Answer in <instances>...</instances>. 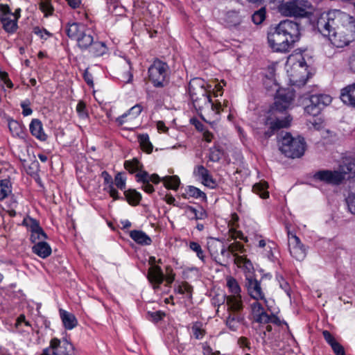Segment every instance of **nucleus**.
<instances>
[{
    "mask_svg": "<svg viewBox=\"0 0 355 355\" xmlns=\"http://www.w3.org/2000/svg\"><path fill=\"white\" fill-rule=\"evenodd\" d=\"M318 31L328 36L331 44L336 48L347 46L355 38V19L340 10L324 12L316 21Z\"/></svg>",
    "mask_w": 355,
    "mask_h": 355,
    "instance_id": "obj_1",
    "label": "nucleus"
},
{
    "mask_svg": "<svg viewBox=\"0 0 355 355\" xmlns=\"http://www.w3.org/2000/svg\"><path fill=\"white\" fill-rule=\"evenodd\" d=\"M211 88L204 79L195 78L189 83V94L193 105L201 119L208 122L221 111L220 102L214 103L211 99Z\"/></svg>",
    "mask_w": 355,
    "mask_h": 355,
    "instance_id": "obj_2",
    "label": "nucleus"
},
{
    "mask_svg": "<svg viewBox=\"0 0 355 355\" xmlns=\"http://www.w3.org/2000/svg\"><path fill=\"white\" fill-rule=\"evenodd\" d=\"M300 24L292 20L281 21L268 33L269 46L275 52L287 53L300 38Z\"/></svg>",
    "mask_w": 355,
    "mask_h": 355,
    "instance_id": "obj_3",
    "label": "nucleus"
},
{
    "mask_svg": "<svg viewBox=\"0 0 355 355\" xmlns=\"http://www.w3.org/2000/svg\"><path fill=\"white\" fill-rule=\"evenodd\" d=\"M65 33L69 39L76 41L77 47L82 52L89 49L94 40L92 31L82 23H67Z\"/></svg>",
    "mask_w": 355,
    "mask_h": 355,
    "instance_id": "obj_4",
    "label": "nucleus"
},
{
    "mask_svg": "<svg viewBox=\"0 0 355 355\" xmlns=\"http://www.w3.org/2000/svg\"><path fill=\"white\" fill-rule=\"evenodd\" d=\"M306 142L304 137H293L290 133L286 132L279 141V150L291 158L302 157L305 151Z\"/></svg>",
    "mask_w": 355,
    "mask_h": 355,
    "instance_id": "obj_5",
    "label": "nucleus"
},
{
    "mask_svg": "<svg viewBox=\"0 0 355 355\" xmlns=\"http://www.w3.org/2000/svg\"><path fill=\"white\" fill-rule=\"evenodd\" d=\"M207 250L213 260L220 266H226L231 261V252L223 240L209 237L207 242Z\"/></svg>",
    "mask_w": 355,
    "mask_h": 355,
    "instance_id": "obj_6",
    "label": "nucleus"
},
{
    "mask_svg": "<svg viewBox=\"0 0 355 355\" xmlns=\"http://www.w3.org/2000/svg\"><path fill=\"white\" fill-rule=\"evenodd\" d=\"M150 82L155 87H165L169 80V67L159 60H155L148 70Z\"/></svg>",
    "mask_w": 355,
    "mask_h": 355,
    "instance_id": "obj_7",
    "label": "nucleus"
},
{
    "mask_svg": "<svg viewBox=\"0 0 355 355\" xmlns=\"http://www.w3.org/2000/svg\"><path fill=\"white\" fill-rule=\"evenodd\" d=\"M291 121L290 116L282 119L277 118L273 119L270 116H267L263 119V127L257 128V137L260 140L268 139L274 135L276 130L289 126Z\"/></svg>",
    "mask_w": 355,
    "mask_h": 355,
    "instance_id": "obj_8",
    "label": "nucleus"
},
{
    "mask_svg": "<svg viewBox=\"0 0 355 355\" xmlns=\"http://www.w3.org/2000/svg\"><path fill=\"white\" fill-rule=\"evenodd\" d=\"M311 3L306 0H293L282 3L279 6V12L287 17H306L308 15V8Z\"/></svg>",
    "mask_w": 355,
    "mask_h": 355,
    "instance_id": "obj_9",
    "label": "nucleus"
},
{
    "mask_svg": "<svg viewBox=\"0 0 355 355\" xmlns=\"http://www.w3.org/2000/svg\"><path fill=\"white\" fill-rule=\"evenodd\" d=\"M309 75L308 65L306 64L305 59L302 56H300V59L292 65L290 81L293 85L300 87L306 83L309 79Z\"/></svg>",
    "mask_w": 355,
    "mask_h": 355,
    "instance_id": "obj_10",
    "label": "nucleus"
},
{
    "mask_svg": "<svg viewBox=\"0 0 355 355\" xmlns=\"http://www.w3.org/2000/svg\"><path fill=\"white\" fill-rule=\"evenodd\" d=\"M331 96L325 94H317L311 95L309 103L304 107V112L311 116H318L321 111L331 103Z\"/></svg>",
    "mask_w": 355,
    "mask_h": 355,
    "instance_id": "obj_11",
    "label": "nucleus"
},
{
    "mask_svg": "<svg viewBox=\"0 0 355 355\" xmlns=\"http://www.w3.org/2000/svg\"><path fill=\"white\" fill-rule=\"evenodd\" d=\"M227 286L231 295L227 296L226 304L230 305V308L239 310L241 309V304H243V301L241 295V288L237 281L234 278L229 277L227 279Z\"/></svg>",
    "mask_w": 355,
    "mask_h": 355,
    "instance_id": "obj_12",
    "label": "nucleus"
},
{
    "mask_svg": "<svg viewBox=\"0 0 355 355\" xmlns=\"http://www.w3.org/2000/svg\"><path fill=\"white\" fill-rule=\"evenodd\" d=\"M295 98L294 92L291 89H279L275 99L273 110L282 112L288 109Z\"/></svg>",
    "mask_w": 355,
    "mask_h": 355,
    "instance_id": "obj_13",
    "label": "nucleus"
},
{
    "mask_svg": "<svg viewBox=\"0 0 355 355\" xmlns=\"http://www.w3.org/2000/svg\"><path fill=\"white\" fill-rule=\"evenodd\" d=\"M288 249L291 255L297 261H303L307 254V249L300 238L288 231Z\"/></svg>",
    "mask_w": 355,
    "mask_h": 355,
    "instance_id": "obj_14",
    "label": "nucleus"
},
{
    "mask_svg": "<svg viewBox=\"0 0 355 355\" xmlns=\"http://www.w3.org/2000/svg\"><path fill=\"white\" fill-rule=\"evenodd\" d=\"M313 178L315 180L332 185H339L345 180V177L338 171L320 170L315 172Z\"/></svg>",
    "mask_w": 355,
    "mask_h": 355,
    "instance_id": "obj_15",
    "label": "nucleus"
},
{
    "mask_svg": "<svg viewBox=\"0 0 355 355\" xmlns=\"http://www.w3.org/2000/svg\"><path fill=\"white\" fill-rule=\"evenodd\" d=\"M245 287L248 295L254 300H263L266 302L265 293L261 285V282L254 278L252 274L245 275Z\"/></svg>",
    "mask_w": 355,
    "mask_h": 355,
    "instance_id": "obj_16",
    "label": "nucleus"
},
{
    "mask_svg": "<svg viewBox=\"0 0 355 355\" xmlns=\"http://www.w3.org/2000/svg\"><path fill=\"white\" fill-rule=\"evenodd\" d=\"M157 260L155 257L149 258V264L150 267L148 269L147 278L153 285V288H158L164 280V275L160 266H156Z\"/></svg>",
    "mask_w": 355,
    "mask_h": 355,
    "instance_id": "obj_17",
    "label": "nucleus"
},
{
    "mask_svg": "<svg viewBox=\"0 0 355 355\" xmlns=\"http://www.w3.org/2000/svg\"><path fill=\"white\" fill-rule=\"evenodd\" d=\"M227 306L228 316L226 318V325L233 331H236L239 326L243 322L245 318L243 314V304H241V309L234 310Z\"/></svg>",
    "mask_w": 355,
    "mask_h": 355,
    "instance_id": "obj_18",
    "label": "nucleus"
},
{
    "mask_svg": "<svg viewBox=\"0 0 355 355\" xmlns=\"http://www.w3.org/2000/svg\"><path fill=\"white\" fill-rule=\"evenodd\" d=\"M49 348L55 352L56 355H73L74 348L73 345L67 339L60 340L54 338L51 340Z\"/></svg>",
    "mask_w": 355,
    "mask_h": 355,
    "instance_id": "obj_19",
    "label": "nucleus"
},
{
    "mask_svg": "<svg viewBox=\"0 0 355 355\" xmlns=\"http://www.w3.org/2000/svg\"><path fill=\"white\" fill-rule=\"evenodd\" d=\"M244 18L245 11L243 10H230L225 12L223 19L226 26L235 28L243 22Z\"/></svg>",
    "mask_w": 355,
    "mask_h": 355,
    "instance_id": "obj_20",
    "label": "nucleus"
},
{
    "mask_svg": "<svg viewBox=\"0 0 355 355\" xmlns=\"http://www.w3.org/2000/svg\"><path fill=\"white\" fill-rule=\"evenodd\" d=\"M193 175L199 178L202 183L209 187L214 188L216 186V182L214 180L209 171L202 165L197 166L193 171Z\"/></svg>",
    "mask_w": 355,
    "mask_h": 355,
    "instance_id": "obj_21",
    "label": "nucleus"
},
{
    "mask_svg": "<svg viewBox=\"0 0 355 355\" xmlns=\"http://www.w3.org/2000/svg\"><path fill=\"white\" fill-rule=\"evenodd\" d=\"M340 98L345 105L355 107V83L343 88L340 90Z\"/></svg>",
    "mask_w": 355,
    "mask_h": 355,
    "instance_id": "obj_22",
    "label": "nucleus"
},
{
    "mask_svg": "<svg viewBox=\"0 0 355 355\" xmlns=\"http://www.w3.org/2000/svg\"><path fill=\"white\" fill-rule=\"evenodd\" d=\"M251 312L253 321L259 324H263L268 318V314L265 311L263 306L257 300L251 304Z\"/></svg>",
    "mask_w": 355,
    "mask_h": 355,
    "instance_id": "obj_23",
    "label": "nucleus"
},
{
    "mask_svg": "<svg viewBox=\"0 0 355 355\" xmlns=\"http://www.w3.org/2000/svg\"><path fill=\"white\" fill-rule=\"evenodd\" d=\"M29 129L33 136L35 137L40 141H46L47 135L44 133L43 130V125L40 120L37 119H32Z\"/></svg>",
    "mask_w": 355,
    "mask_h": 355,
    "instance_id": "obj_24",
    "label": "nucleus"
},
{
    "mask_svg": "<svg viewBox=\"0 0 355 355\" xmlns=\"http://www.w3.org/2000/svg\"><path fill=\"white\" fill-rule=\"evenodd\" d=\"M87 51L91 56L96 58L103 56L106 54L108 51V48L105 42L98 40H94L92 44H91L89 49Z\"/></svg>",
    "mask_w": 355,
    "mask_h": 355,
    "instance_id": "obj_25",
    "label": "nucleus"
},
{
    "mask_svg": "<svg viewBox=\"0 0 355 355\" xmlns=\"http://www.w3.org/2000/svg\"><path fill=\"white\" fill-rule=\"evenodd\" d=\"M142 107L139 104H137L129 109L126 112L119 116L116 119V122L119 125H122L125 122H126L128 119H126L128 116H130L129 119H132L137 118L141 112Z\"/></svg>",
    "mask_w": 355,
    "mask_h": 355,
    "instance_id": "obj_26",
    "label": "nucleus"
},
{
    "mask_svg": "<svg viewBox=\"0 0 355 355\" xmlns=\"http://www.w3.org/2000/svg\"><path fill=\"white\" fill-rule=\"evenodd\" d=\"M32 251L42 259L49 257L52 252L51 246L45 241H38L35 243L32 247Z\"/></svg>",
    "mask_w": 355,
    "mask_h": 355,
    "instance_id": "obj_27",
    "label": "nucleus"
},
{
    "mask_svg": "<svg viewBox=\"0 0 355 355\" xmlns=\"http://www.w3.org/2000/svg\"><path fill=\"white\" fill-rule=\"evenodd\" d=\"M60 315L65 329L71 330L77 326L78 320L73 313L60 309Z\"/></svg>",
    "mask_w": 355,
    "mask_h": 355,
    "instance_id": "obj_28",
    "label": "nucleus"
},
{
    "mask_svg": "<svg viewBox=\"0 0 355 355\" xmlns=\"http://www.w3.org/2000/svg\"><path fill=\"white\" fill-rule=\"evenodd\" d=\"M130 236L134 241L141 245H149L152 243L151 238L141 230H132L130 232Z\"/></svg>",
    "mask_w": 355,
    "mask_h": 355,
    "instance_id": "obj_29",
    "label": "nucleus"
},
{
    "mask_svg": "<svg viewBox=\"0 0 355 355\" xmlns=\"http://www.w3.org/2000/svg\"><path fill=\"white\" fill-rule=\"evenodd\" d=\"M0 21L2 24L3 28L8 33H13L17 29V19L12 17V15L7 17H0Z\"/></svg>",
    "mask_w": 355,
    "mask_h": 355,
    "instance_id": "obj_30",
    "label": "nucleus"
},
{
    "mask_svg": "<svg viewBox=\"0 0 355 355\" xmlns=\"http://www.w3.org/2000/svg\"><path fill=\"white\" fill-rule=\"evenodd\" d=\"M340 173L343 175H349L350 176L355 175V161L351 159H345L339 166Z\"/></svg>",
    "mask_w": 355,
    "mask_h": 355,
    "instance_id": "obj_31",
    "label": "nucleus"
},
{
    "mask_svg": "<svg viewBox=\"0 0 355 355\" xmlns=\"http://www.w3.org/2000/svg\"><path fill=\"white\" fill-rule=\"evenodd\" d=\"M135 178L137 182L141 183H148V181H149L154 184H158L160 182V178L158 175L155 173L150 175L146 171L136 173Z\"/></svg>",
    "mask_w": 355,
    "mask_h": 355,
    "instance_id": "obj_32",
    "label": "nucleus"
},
{
    "mask_svg": "<svg viewBox=\"0 0 355 355\" xmlns=\"http://www.w3.org/2000/svg\"><path fill=\"white\" fill-rule=\"evenodd\" d=\"M186 214L190 220H202L207 218V214L202 207L198 210L191 206H187Z\"/></svg>",
    "mask_w": 355,
    "mask_h": 355,
    "instance_id": "obj_33",
    "label": "nucleus"
},
{
    "mask_svg": "<svg viewBox=\"0 0 355 355\" xmlns=\"http://www.w3.org/2000/svg\"><path fill=\"white\" fill-rule=\"evenodd\" d=\"M8 128L14 137L23 138L24 135V126L17 121L11 119L8 121Z\"/></svg>",
    "mask_w": 355,
    "mask_h": 355,
    "instance_id": "obj_34",
    "label": "nucleus"
},
{
    "mask_svg": "<svg viewBox=\"0 0 355 355\" xmlns=\"http://www.w3.org/2000/svg\"><path fill=\"white\" fill-rule=\"evenodd\" d=\"M124 168L132 174L143 171V164L137 158L125 161Z\"/></svg>",
    "mask_w": 355,
    "mask_h": 355,
    "instance_id": "obj_35",
    "label": "nucleus"
},
{
    "mask_svg": "<svg viewBox=\"0 0 355 355\" xmlns=\"http://www.w3.org/2000/svg\"><path fill=\"white\" fill-rule=\"evenodd\" d=\"M126 200L132 205H137L141 199V195L135 189H128L124 191Z\"/></svg>",
    "mask_w": 355,
    "mask_h": 355,
    "instance_id": "obj_36",
    "label": "nucleus"
},
{
    "mask_svg": "<svg viewBox=\"0 0 355 355\" xmlns=\"http://www.w3.org/2000/svg\"><path fill=\"white\" fill-rule=\"evenodd\" d=\"M186 194L184 198L192 197L196 199L206 200V194L198 188L193 186H188L186 189Z\"/></svg>",
    "mask_w": 355,
    "mask_h": 355,
    "instance_id": "obj_37",
    "label": "nucleus"
},
{
    "mask_svg": "<svg viewBox=\"0 0 355 355\" xmlns=\"http://www.w3.org/2000/svg\"><path fill=\"white\" fill-rule=\"evenodd\" d=\"M268 183L266 182H260L255 184L253 187V191L259 195L261 198H267L269 197V193L268 191Z\"/></svg>",
    "mask_w": 355,
    "mask_h": 355,
    "instance_id": "obj_38",
    "label": "nucleus"
},
{
    "mask_svg": "<svg viewBox=\"0 0 355 355\" xmlns=\"http://www.w3.org/2000/svg\"><path fill=\"white\" fill-rule=\"evenodd\" d=\"M164 186L169 189L177 190L180 184V178L177 175L166 176L162 178Z\"/></svg>",
    "mask_w": 355,
    "mask_h": 355,
    "instance_id": "obj_39",
    "label": "nucleus"
},
{
    "mask_svg": "<svg viewBox=\"0 0 355 355\" xmlns=\"http://www.w3.org/2000/svg\"><path fill=\"white\" fill-rule=\"evenodd\" d=\"M201 322H193L191 327L193 336L197 340H201L205 335V330L202 327Z\"/></svg>",
    "mask_w": 355,
    "mask_h": 355,
    "instance_id": "obj_40",
    "label": "nucleus"
},
{
    "mask_svg": "<svg viewBox=\"0 0 355 355\" xmlns=\"http://www.w3.org/2000/svg\"><path fill=\"white\" fill-rule=\"evenodd\" d=\"M138 141L143 150L147 153H150L153 151V146L150 141L149 136L148 134L139 135L138 136Z\"/></svg>",
    "mask_w": 355,
    "mask_h": 355,
    "instance_id": "obj_41",
    "label": "nucleus"
},
{
    "mask_svg": "<svg viewBox=\"0 0 355 355\" xmlns=\"http://www.w3.org/2000/svg\"><path fill=\"white\" fill-rule=\"evenodd\" d=\"M11 191L10 181L8 179L0 180V200L5 199Z\"/></svg>",
    "mask_w": 355,
    "mask_h": 355,
    "instance_id": "obj_42",
    "label": "nucleus"
},
{
    "mask_svg": "<svg viewBox=\"0 0 355 355\" xmlns=\"http://www.w3.org/2000/svg\"><path fill=\"white\" fill-rule=\"evenodd\" d=\"M189 249L192 250L193 252H196V256L202 262L205 263L206 257L205 255L204 250L202 249L201 245L196 242V241H191L189 244Z\"/></svg>",
    "mask_w": 355,
    "mask_h": 355,
    "instance_id": "obj_43",
    "label": "nucleus"
},
{
    "mask_svg": "<svg viewBox=\"0 0 355 355\" xmlns=\"http://www.w3.org/2000/svg\"><path fill=\"white\" fill-rule=\"evenodd\" d=\"M22 225L26 226L31 232H35L37 229L40 227L39 221L30 216H26L24 218Z\"/></svg>",
    "mask_w": 355,
    "mask_h": 355,
    "instance_id": "obj_44",
    "label": "nucleus"
},
{
    "mask_svg": "<svg viewBox=\"0 0 355 355\" xmlns=\"http://www.w3.org/2000/svg\"><path fill=\"white\" fill-rule=\"evenodd\" d=\"M175 290L179 294L186 295L187 297L191 298L193 287L188 282H182Z\"/></svg>",
    "mask_w": 355,
    "mask_h": 355,
    "instance_id": "obj_45",
    "label": "nucleus"
},
{
    "mask_svg": "<svg viewBox=\"0 0 355 355\" xmlns=\"http://www.w3.org/2000/svg\"><path fill=\"white\" fill-rule=\"evenodd\" d=\"M47 238L46 234L44 232L43 229L40 227L35 230L31 232L30 240L32 243H36L38 241H44Z\"/></svg>",
    "mask_w": 355,
    "mask_h": 355,
    "instance_id": "obj_46",
    "label": "nucleus"
},
{
    "mask_svg": "<svg viewBox=\"0 0 355 355\" xmlns=\"http://www.w3.org/2000/svg\"><path fill=\"white\" fill-rule=\"evenodd\" d=\"M266 8H261L252 15V21L257 25L261 24L266 19Z\"/></svg>",
    "mask_w": 355,
    "mask_h": 355,
    "instance_id": "obj_47",
    "label": "nucleus"
},
{
    "mask_svg": "<svg viewBox=\"0 0 355 355\" xmlns=\"http://www.w3.org/2000/svg\"><path fill=\"white\" fill-rule=\"evenodd\" d=\"M40 8L45 16L53 15L54 11L51 0H42L40 3Z\"/></svg>",
    "mask_w": 355,
    "mask_h": 355,
    "instance_id": "obj_48",
    "label": "nucleus"
},
{
    "mask_svg": "<svg viewBox=\"0 0 355 355\" xmlns=\"http://www.w3.org/2000/svg\"><path fill=\"white\" fill-rule=\"evenodd\" d=\"M234 261L241 267L243 266L246 270H248L249 272L248 275L251 274V271L253 270V266L250 260L242 257H237Z\"/></svg>",
    "mask_w": 355,
    "mask_h": 355,
    "instance_id": "obj_49",
    "label": "nucleus"
},
{
    "mask_svg": "<svg viewBox=\"0 0 355 355\" xmlns=\"http://www.w3.org/2000/svg\"><path fill=\"white\" fill-rule=\"evenodd\" d=\"M165 315V313L162 311H157L154 312L148 311L146 313L147 319L154 322H157L162 320Z\"/></svg>",
    "mask_w": 355,
    "mask_h": 355,
    "instance_id": "obj_50",
    "label": "nucleus"
},
{
    "mask_svg": "<svg viewBox=\"0 0 355 355\" xmlns=\"http://www.w3.org/2000/svg\"><path fill=\"white\" fill-rule=\"evenodd\" d=\"M276 279L279 283V287L291 297V287L288 282L281 275H277Z\"/></svg>",
    "mask_w": 355,
    "mask_h": 355,
    "instance_id": "obj_51",
    "label": "nucleus"
},
{
    "mask_svg": "<svg viewBox=\"0 0 355 355\" xmlns=\"http://www.w3.org/2000/svg\"><path fill=\"white\" fill-rule=\"evenodd\" d=\"M125 180L126 178L123 177L122 173H118L114 178V184L116 187L121 190L125 189Z\"/></svg>",
    "mask_w": 355,
    "mask_h": 355,
    "instance_id": "obj_52",
    "label": "nucleus"
},
{
    "mask_svg": "<svg viewBox=\"0 0 355 355\" xmlns=\"http://www.w3.org/2000/svg\"><path fill=\"white\" fill-rule=\"evenodd\" d=\"M275 71L276 67L275 65L272 64L269 65L266 69L265 78L266 79H268L270 82L275 84L276 80H275Z\"/></svg>",
    "mask_w": 355,
    "mask_h": 355,
    "instance_id": "obj_53",
    "label": "nucleus"
},
{
    "mask_svg": "<svg viewBox=\"0 0 355 355\" xmlns=\"http://www.w3.org/2000/svg\"><path fill=\"white\" fill-rule=\"evenodd\" d=\"M221 151L217 148H211L209 149V159L213 162H218L221 157Z\"/></svg>",
    "mask_w": 355,
    "mask_h": 355,
    "instance_id": "obj_54",
    "label": "nucleus"
},
{
    "mask_svg": "<svg viewBox=\"0 0 355 355\" xmlns=\"http://www.w3.org/2000/svg\"><path fill=\"white\" fill-rule=\"evenodd\" d=\"M76 112L79 117L82 119H86L88 116V114L86 110V105L83 101L78 102L76 106Z\"/></svg>",
    "mask_w": 355,
    "mask_h": 355,
    "instance_id": "obj_55",
    "label": "nucleus"
},
{
    "mask_svg": "<svg viewBox=\"0 0 355 355\" xmlns=\"http://www.w3.org/2000/svg\"><path fill=\"white\" fill-rule=\"evenodd\" d=\"M346 203L348 207L349 211L355 214V194H349L346 198Z\"/></svg>",
    "mask_w": 355,
    "mask_h": 355,
    "instance_id": "obj_56",
    "label": "nucleus"
},
{
    "mask_svg": "<svg viewBox=\"0 0 355 355\" xmlns=\"http://www.w3.org/2000/svg\"><path fill=\"white\" fill-rule=\"evenodd\" d=\"M227 250L231 252V260L232 259V254H234L237 251H241L243 248V245L239 242H234L230 245H227Z\"/></svg>",
    "mask_w": 355,
    "mask_h": 355,
    "instance_id": "obj_57",
    "label": "nucleus"
},
{
    "mask_svg": "<svg viewBox=\"0 0 355 355\" xmlns=\"http://www.w3.org/2000/svg\"><path fill=\"white\" fill-rule=\"evenodd\" d=\"M269 323H272L278 327L281 326L283 323L286 324V322H282L277 316H276L274 314H271V315L268 314V320L265 322H263V324H269Z\"/></svg>",
    "mask_w": 355,
    "mask_h": 355,
    "instance_id": "obj_58",
    "label": "nucleus"
},
{
    "mask_svg": "<svg viewBox=\"0 0 355 355\" xmlns=\"http://www.w3.org/2000/svg\"><path fill=\"white\" fill-rule=\"evenodd\" d=\"M105 191H106L110 196L113 198L114 200L119 199L118 191L114 187V184H110L105 187Z\"/></svg>",
    "mask_w": 355,
    "mask_h": 355,
    "instance_id": "obj_59",
    "label": "nucleus"
},
{
    "mask_svg": "<svg viewBox=\"0 0 355 355\" xmlns=\"http://www.w3.org/2000/svg\"><path fill=\"white\" fill-rule=\"evenodd\" d=\"M322 335L324 336V340L331 347L333 344L337 343L338 342L335 340L334 337L331 335V334L327 331L324 330L322 332Z\"/></svg>",
    "mask_w": 355,
    "mask_h": 355,
    "instance_id": "obj_60",
    "label": "nucleus"
},
{
    "mask_svg": "<svg viewBox=\"0 0 355 355\" xmlns=\"http://www.w3.org/2000/svg\"><path fill=\"white\" fill-rule=\"evenodd\" d=\"M29 101H26L21 103V107L22 108V114L24 116H29L33 113V110L28 107Z\"/></svg>",
    "mask_w": 355,
    "mask_h": 355,
    "instance_id": "obj_61",
    "label": "nucleus"
},
{
    "mask_svg": "<svg viewBox=\"0 0 355 355\" xmlns=\"http://www.w3.org/2000/svg\"><path fill=\"white\" fill-rule=\"evenodd\" d=\"M0 17H7L12 15V12L7 4L0 3Z\"/></svg>",
    "mask_w": 355,
    "mask_h": 355,
    "instance_id": "obj_62",
    "label": "nucleus"
},
{
    "mask_svg": "<svg viewBox=\"0 0 355 355\" xmlns=\"http://www.w3.org/2000/svg\"><path fill=\"white\" fill-rule=\"evenodd\" d=\"M166 277H164V279H166V281L168 284H171L175 280V275L173 272V270L170 266L166 267Z\"/></svg>",
    "mask_w": 355,
    "mask_h": 355,
    "instance_id": "obj_63",
    "label": "nucleus"
},
{
    "mask_svg": "<svg viewBox=\"0 0 355 355\" xmlns=\"http://www.w3.org/2000/svg\"><path fill=\"white\" fill-rule=\"evenodd\" d=\"M331 348L336 355H345L344 347L340 343L333 344Z\"/></svg>",
    "mask_w": 355,
    "mask_h": 355,
    "instance_id": "obj_64",
    "label": "nucleus"
}]
</instances>
